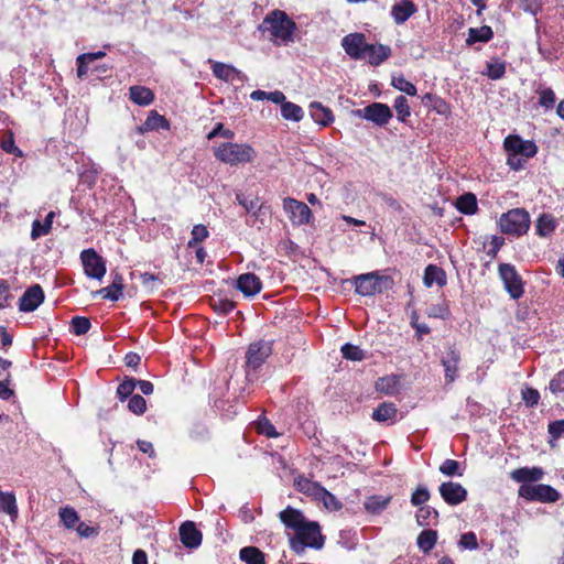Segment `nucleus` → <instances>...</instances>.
I'll return each mask as SVG.
<instances>
[{
    "mask_svg": "<svg viewBox=\"0 0 564 564\" xmlns=\"http://www.w3.org/2000/svg\"><path fill=\"white\" fill-rule=\"evenodd\" d=\"M440 471L448 477L463 476L460 463L455 459L447 458L440 465Z\"/></svg>",
    "mask_w": 564,
    "mask_h": 564,
    "instance_id": "47",
    "label": "nucleus"
},
{
    "mask_svg": "<svg viewBox=\"0 0 564 564\" xmlns=\"http://www.w3.org/2000/svg\"><path fill=\"white\" fill-rule=\"evenodd\" d=\"M281 115L285 120L300 121L303 118V110L299 105L285 101L281 106Z\"/></svg>",
    "mask_w": 564,
    "mask_h": 564,
    "instance_id": "41",
    "label": "nucleus"
},
{
    "mask_svg": "<svg viewBox=\"0 0 564 564\" xmlns=\"http://www.w3.org/2000/svg\"><path fill=\"white\" fill-rule=\"evenodd\" d=\"M431 498V492L427 487L423 485H419L411 495V503L414 507H424V503L427 502Z\"/></svg>",
    "mask_w": 564,
    "mask_h": 564,
    "instance_id": "48",
    "label": "nucleus"
},
{
    "mask_svg": "<svg viewBox=\"0 0 564 564\" xmlns=\"http://www.w3.org/2000/svg\"><path fill=\"white\" fill-rule=\"evenodd\" d=\"M283 209L289 215L290 220L293 225L302 226L311 221L312 212L310 207L292 197L283 199Z\"/></svg>",
    "mask_w": 564,
    "mask_h": 564,
    "instance_id": "12",
    "label": "nucleus"
},
{
    "mask_svg": "<svg viewBox=\"0 0 564 564\" xmlns=\"http://www.w3.org/2000/svg\"><path fill=\"white\" fill-rule=\"evenodd\" d=\"M262 25L275 39V43L286 45L294 42L297 25L284 11L275 9L269 12L264 17Z\"/></svg>",
    "mask_w": 564,
    "mask_h": 564,
    "instance_id": "2",
    "label": "nucleus"
},
{
    "mask_svg": "<svg viewBox=\"0 0 564 564\" xmlns=\"http://www.w3.org/2000/svg\"><path fill=\"white\" fill-rule=\"evenodd\" d=\"M310 116L314 120V122L318 123L322 127H328L335 120L333 111L329 108L324 107L318 101H313L310 105Z\"/></svg>",
    "mask_w": 564,
    "mask_h": 564,
    "instance_id": "24",
    "label": "nucleus"
},
{
    "mask_svg": "<svg viewBox=\"0 0 564 564\" xmlns=\"http://www.w3.org/2000/svg\"><path fill=\"white\" fill-rule=\"evenodd\" d=\"M519 496L528 501L553 503L560 499V492L550 485H521Z\"/></svg>",
    "mask_w": 564,
    "mask_h": 564,
    "instance_id": "7",
    "label": "nucleus"
},
{
    "mask_svg": "<svg viewBox=\"0 0 564 564\" xmlns=\"http://www.w3.org/2000/svg\"><path fill=\"white\" fill-rule=\"evenodd\" d=\"M530 214L524 208H512L498 219V227L503 235L519 238L530 228Z\"/></svg>",
    "mask_w": 564,
    "mask_h": 564,
    "instance_id": "5",
    "label": "nucleus"
},
{
    "mask_svg": "<svg viewBox=\"0 0 564 564\" xmlns=\"http://www.w3.org/2000/svg\"><path fill=\"white\" fill-rule=\"evenodd\" d=\"M208 63L212 66L213 75L223 82L232 83L235 80L242 79V73L232 65L217 62L210 58L208 59Z\"/></svg>",
    "mask_w": 564,
    "mask_h": 564,
    "instance_id": "18",
    "label": "nucleus"
},
{
    "mask_svg": "<svg viewBox=\"0 0 564 564\" xmlns=\"http://www.w3.org/2000/svg\"><path fill=\"white\" fill-rule=\"evenodd\" d=\"M498 273L505 289L513 300H519L524 294V283L516 267L510 263H500Z\"/></svg>",
    "mask_w": 564,
    "mask_h": 564,
    "instance_id": "6",
    "label": "nucleus"
},
{
    "mask_svg": "<svg viewBox=\"0 0 564 564\" xmlns=\"http://www.w3.org/2000/svg\"><path fill=\"white\" fill-rule=\"evenodd\" d=\"M214 155L223 163L238 165L253 162L257 152L247 143L223 142L214 148Z\"/></svg>",
    "mask_w": 564,
    "mask_h": 564,
    "instance_id": "3",
    "label": "nucleus"
},
{
    "mask_svg": "<svg viewBox=\"0 0 564 564\" xmlns=\"http://www.w3.org/2000/svg\"><path fill=\"white\" fill-rule=\"evenodd\" d=\"M549 390L554 395H564V369L555 373L550 380Z\"/></svg>",
    "mask_w": 564,
    "mask_h": 564,
    "instance_id": "53",
    "label": "nucleus"
},
{
    "mask_svg": "<svg viewBox=\"0 0 564 564\" xmlns=\"http://www.w3.org/2000/svg\"><path fill=\"white\" fill-rule=\"evenodd\" d=\"M366 55L372 66H378L391 56V48L383 44H369Z\"/></svg>",
    "mask_w": 564,
    "mask_h": 564,
    "instance_id": "27",
    "label": "nucleus"
},
{
    "mask_svg": "<svg viewBox=\"0 0 564 564\" xmlns=\"http://www.w3.org/2000/svg\"><path fill=\"white\" fill-rule=\"evenodd\" d=\"M12 295L10 293V285L7 280H0V308H6L10 305Z\"/></svg>",
    "mask_w": 564,
    "mask_h": 564,
    "instance_id": "60",
    "label": "nucleus"
},
{
    "mask_svg": "<svg viewBox=\"0 0 564 564\" xmlns=\"http://www.w3.org/2000/svg\"><path fill=\"white\" fill-rule=\"evenodd\" d=\"M58 516L63 525L68 530H74L80 520L77 511L69 506L59 508Z\"/></svg>",
    "mask_w": 564,
    "mask_h": 564,
    "instance_id": "37",
    "label": "nucleus"
},
{
    "mask_svg": "<svg viewBox=\"0 0 564 564\" xmlns=\"http://www.w3.org/2000/svg\"><path fill=\"white\" fill-rule=\"evenodd\" d=\"M218 135H221L225 139H232L235 137V132L230 129H225L221 122L217 123L215 128L207 134V139L212 140Z\"/></svg>",
    "mask_w": 564,
    "mask_h": 564,
    "instance_id": "61",
    "label": "nucleus"
},
{
    "mask_svg": "<svg viewBox=\"0 0 564 564\" xmlns=\"http://www.w3.org/2000/svg\"><path fill=\"white\" fill-rule=\"evenodd\" d=\"M272 341L259 339L249 344L246 351L245 371L248 380L257 378L259 369L272 355Z\"/></svg>",
    "mask_w": 564,
    "mask_h": 564,
    "instance_id": "4",
    "label": "nucleus"
},
{
    "mask_svg": "<svg viewBox=\"0 0 564 564\" xmlns=\"http://www.w3.org/2000/svg\"><path fill=\"white\" fill-rule=\"evenodd\" d=\"M227 384L215 387L212 394L210 400L213 401V404L218 410H225V400L224 397L227 393Z\"/></svg>",
    "mask_w": 564,
    "mask_h": 564,
    "instance_id": "54",
    "label": "nucleus"
},
{
    "mask_svg": "<svg viewBox=\"0 0 564 564\" xmlns=\"http://www.w3.org/2000/svg\"><path fill=\"white\" fill-rule=\"evenodd\" d=\"M503 245L505 238L502 236H492L489 242L487 254L492 259L496 258Z\"/></svg>",
    "mask_w": 564,
    "mask_h": 564,
    "instance_id": "63",
    "label": "nucleus"
},
{
    "mask_svg": "<svg viewBox=\"0 0 564 564\" xmlns=\"http://www.w3.org/2000/svg\"><path fill=\"white\" fill-rule=\"evenodd\" d=\"M423 282L427 288H431L434 283L443 288L447 282L446 273L442 268L435 264H429L424 270Z\"/></svg>",
    "mask_w": 564,
    "mask_h": 564,
    "instance_id": "28",
    "label": "nucleus"
},
{
    "mask_svg": "<svg viewBox=\"0 0 564 564\" xmlns=\"http://www.w3.org/2000/svg\"><path fill=\"white\" fill-rule=\"evenodd\" d=\"M557 225V220L552 214L543 213L535 221V234L539 237H549L555 231Z\"/></svg>",
    "mask_w": 564,
    "mask_h": 564,
    "instance_id": "26",
    "label": "nucleus"
},
{
    "mask_svg": "<svg viewBox=\"0 0 564 564\" xmlns=\"http://www.w3.org/2000/svg\"><path fill=\"white\" fill-rule=\"evenodd\" d=\"M236 288L246 296H253L262 289V282L254 273H243L236 280Z\"/></svg>",
    "mask_w": 564,
    "mask_h": 564,
    "instance_id": "19",
    "label": "nucleus"
},
{
    "mask_svg": "<svg viewBox=\"0 0 564 564\" xmlns=\"http://www.w3.org/2000/svg\"><path fill=\"white\" fill-rule=\"evenodd\" d=\"M154 98V93L145 86L134 85L129 88V99L138 106H149Z\"/></svg>",
    "mask_w": 564,
    "mask_h": 564,
    "instance_id": "25",
    "label": "nucleus"
},
{
    "mask_svg": "<svg viewBox=\"0 0 564 564\" xmlns=\"http://www.w3.org/2000/svg\"><path fill=\"white\" fill-rule=\"evenodd\" d=\"M398 408L393 402H382L372 412L371 419L378 423L394 424L398 420Z\"/></svg>",
    "mask_w": 564,
    "mask_h": 564,
    "instance_id": "21",
    "label": "nucleus"
},
{
    "mask_svg": "<svg viewBox=\"0 0 564 564\" xmlns=\"http://www.w3.org/2000/svg\"><path fill=\"white\" fill-rule=\"evenodd\" d=\"M522 400L528 408L538 405L540 401V392L531 387H527L521 391Z\"/></svg>",
    "mask_w": 564,
    "mask_h": 564,
    "instance_id": "55",
    "label": "nucleus"
},
{
    "mask_svg": "<svg viewBox=\"0 0 564 564\" xmlns=\"http://www.w3.org/2000/svg\"><path fill=\"white\" fill-rule=\"evenodd\" d=\"M0 148L9 154H13L19 158L23 156V152L15 145L14 134L12 131L6 132L1 140Z\"/></svg>",
    "mask_w": 564,
    "mask_h": 564,
    "instance_id": "45",
    "label": "nucleus"
},
{
    "mask_svg": "<svg viewBox=\"0 0 564 564\" xmlns=\"http://www.w3.org/2000/svg\"><path fill=\"white\" fill-rule=\"evenodd\" d=\"M80 260L83 263L84 272L88 278L101 280L106 272V261L93 248L85 249L80 252Z\"/></svg>",
    "mask_w": 564,
    "mask_h": 564,
    "instance_id": "9",
    "label": "nucleus"
},
{
    "mask_svg": "<svg viewBox=\"0 0 564 564\" xmlns=\"http://www.w3.org/2000/svg\"><path fill=\"white\" fill-rule=\"evenodd\" d=\"M494 37V31L489 25L480 28H470L468 30L467 44L471 45L476 42L487 43Z\"/></svg>",
    "mask_w": 564,
    "mask_h": 564,
    "instance_id": "35",
    "label": "nucleus"
},
{
    "mask_svg": "<svg viewBox=\"0 0 564 564\" xmlns=\"http://www.w3.org/2000/svg\"><path fill=\"white\" fill-rule=\"evenodd\" d=\"M90 64V61L85 56V54H79L77 57H76V73H77V77L83 79L87 74H88V70H89V67L88 65Z\"/></svg>",
    "mask_w": 564,
    "mask_h": 564,
    "instance_id": "62",
    "label": "nucleus"
},
{
    "mask_svg": "<svg viewBox=\"0 0 564 564\" xmlns=\"http://www.w3.org/2000/svg\"><path fill=\"white\" fill-rule=\"evenodd\" d=\"M535 93L539 95L538 105L540 107L544 108L545 110L553 109L556 101V96L552 88L539 86L535 89Z\"/></svg>",
    "mask_w": 564,
    "mask_h": 564,
    "instance_id": "38",
    "label": "nucleus"
},
{
    "mask_svg": "<svg viewBox=\"0 0 564 564\" xmlns=\"http://www.w3.org/2000/svg\"><path fill=\"white\" fill-rule=\"evenodd\" d=\"M438 491L443 500L449 506H457L467 499V490L459 482H442Z\"/></svg>",
    "mask_w": 564,
    "mask_h": 564,
    "instance_id": "16",
    "label": "nucleus"
},
{
    "mask_svg": "<svg viewBox=\"0 0 564 564\" xmlns=\"http://www.w3.org/2000/svg\"><path fill=\"white\" fill-rule=\"evenodd\" d=\"M436 541H437V532L435 530L429 529V530H423L419 534L416 544H417V547L422 552L429 553L434 549Z\"/></svg>",
    "mask_w": 564,
    "mask_h": 564,
    "instance_id": "36",
    "label": "nucleus"
},
{
    "mask_svg": "<svg viewBox=\"0 0 564 564\" xmlns=\"http://www.w3.org/2000/svg\"><path fill=\"white\" fill-rule=\"evenodd\" d=\"M462 360L460 351L455 345L448 346L445 355L441 359L444 367V380L446 384H452L459 372V364Z\"/></svg>",
    "mask_w": 564,
    "mask_h": 564,
    "instance_id": "13",
    "label": "nucleus"
},
{
    "mask_svg": "<svg viewBox=\"0 0 564 564\" xmlns=\"http://www.w3.org/2000/svg\"><path fill=\"white\" fill-rule=\"evenodd\" d=\"M341 355L345 359L351 361H361L366 358L364 350L356 345L346 343L340 348Z\"/></svg>",
    "mask_w": 564,
    "mask_h": 564,
    "instance_id": "44",
    "label": "nucleus"
},
{
    "mask_svg": "<svg viewBox=\"0 0 564 564\" xmlns=\"http://www.w3.org/2000/svg\"><path fill=\"white\" fill-rule=\"evenodd\" d=\"M459 545L464 549L475 550L478 547L477 536L474 532H466L462 534Z\"/></svg>",
    "mask_w": 564,
    "mask_h": 564,
    "instance_id": "64",
    "label": "nucleus"
},
{
    "mask_svg": "<svg viewBox=\"0 0 564 564\" xmlns=\"http://www.w3.org/2000/svg\"><path fill=\"white\" fill-rule=\"evenodd\" d=\"M392 87L395 89L409 95L415 96L417 94V89L414 84L409 82L403 75L393 76L391 80Z\"/></svg>",
    "mask_w": 564,
    "mask_h": 564,
    "instance_id": "43",
    "label": "nucleus"
},
{
    "mask_svg": "<svg viewBox=\"0 0 564 564\" xmlns=\"http://www.w3.org/2000/svg\"><path fill=\"white\" fill-rule=\"evenodd\" d=\"M170 121L156 110H151L145 121L137 128L139 134L148 131L170 130Z\"/></svg>",
    "mask_w": 564,
    "mask_h": 564,
    "instance_id": "20",
    "label": "nucleus"
},
{
    "mask_svg": "<svg viewBox=\"0 0 564 564\" xmlns=\"http://www.w3.org/2000/svg\"><path fill=\"white\" fill-rule=\"evenodd\" d=\"M212 306L218 313L228 314L236 307V303L228 299H217L213 300Z\"/></svg>",
    "mask_w": 564,
    "mask_h": 564,
    "instance_id": "58",
    "label": "nucleus"
},
{
    "mask_svg": "<svg viewBox=\"0 0 564 564\" xmlns=\"http://www.w3.org/2000/svg\"><path fill=\"white\" fill-rule=\"evenodd\" d=\"M455 207L464 215H474L478 210V203L474 193H465L456 198Z\"/></svg>",
    "mask_w": 564,
    "mask_h": 564,
    "instance_id": "33",
    "label": "nucleus"
},
{
    "mask_svg": "<svg viewBox=\"0 0 564 564\" xmlns=\"http://www.w3.org/2000/svg\"><path fill=\"white\" fill-rule=\"evenodd\" d=\"M137 388V379L127 378L117 388V394L120 401H124L127 398L133 395V391Z\"/></svg>",
    "mask_w": 564,
    "mask_h": 564,
    "instance_id": "49",
    "label": "nucleus"
},
{
    "mask_svg": "<svg viewBox=\"0 0 564 564\" xmlns=\"http://www.w3.org/2000/svg\"><path fill=\"white\" fill-rule=\"evenodd\" d=\"M356 115L376 123L379 127L386 126L393 117L390 107L382 102H372L364 109L356 110Z\"/></svg>",
    "mask_w": 564,
    "mask_h": 564,
    "instance_id": "11",
    "label": "nucleus"
},
{
    "mask_svg": "<svg viewBox=\"0 0 564 564\" xmlns=\"http://www.w3.org/2000/svg\"><path fill=\"white\" fill-rule=\"evenodd\" d=\"M400 377L395 375L378 378L375 388L378 392L386 395H394L399 392Z\"/></svg>",
    "mask_w": 564,
    "mask_h": 564,
    "instance_id": "30",
    "label": "nucleus"
},
{
    "mask_svg": "<svg viewBox=\"0 0 564 564\" xmlns=\"http://www.w3.org/2000/svg\"><path fill=\"white\" fill-rule=\"evenodd\" d=\"M128 409L135 415H142L147 411V401L140 394H133L128 401Z\"/></svg>",
    "mask_w": 564,
    "mask_h": 564,
    "instance_id": "52",
    "label": "nucleus"
},
{
    "mask_svg": "<svg viewBox=\"0 0 564 564\" xmlns=\"http://www.w3.org/2000/svg\"><path fill=\"white\" fill-rule=\"evenodd\" d=\"M240 560L247 564H267L265 554L257 546H245L239 552Z\"/></svg>",
    "mask_w": 564,
    "mask_h": 564,
    "instance_id": "34",
    "label": "nucleus"
},
{
    "mask_svg": "<svg viewBox=\"0 0 564 564\" xmlns=\"http://www.w3.org/2000/svg\"><path fill=\"white\" fill-rule=\"evenodd\" d=\"M392 496L372 495L364 502L365 510L370 514H380L390 505Z\"/></svg>",
    "mask_w": 564,
    "mask_h": 564,
    "instance_id": "29",
    "label": "nucleus"
},
{
    "mask_svg": "<svg viewBox=\"0 0 564 564\" xmlns=\"http://www.w3.org/2000/svg\"><path fill=\"white\" fill-rule=\"evenodd\" d=\"M368 45L369 43L366 42L364 33H350L341 40V46L346 54L352 59L365 58Z\"/></svg>",
    "mask_w": 564,
    "mask_h": 564,
    "instance_id": "14",
    "label": "nucleus"
},
{
    "mask_svg": "<svg viewBox=\"0 0 564 564\" xmlns=\"http://www.w3.org/2000/svg\"><path fill=\"white\" fill-rule=\"evenodd\" d=\"M507 154H518L525 159L533 158L538 153V145L532 140H523L518 134H509L503 140Z\"/></svg>",
    "mask_w": 564,
    "mask_h": 564,
    "instance_id": "10",
    "label": "nucleus"
},
{
    "mask_svg": "<svg viewBox=\"0 0 564 564\" xmlns=\"http://www.w3.org/2000/svg\"><path fill=\"white\" fill-rule=\"evenodd\" d=\"M416 11L417 8L412 0H401L400 2L392 6L391 17L397 24H403Z\"/></svg>",
    "mask_w": 564,
    "mask_h": 564,
    "instance_id": "23",
    "label": "nucleus"
},
{
    "mask_svg": "<svg viewBox=\"0 0 564 564\" xmlns=\"http://www.w3.org/2000/svg\"><path fill=\"white\" fill-rule=\"evenodd\" d=\"M388 280V276L380 275L378 272H369L355 276L352 283L357 294L361 296H372L383 291L381 284L383 281Z\"/></svg>",
    "mask_w": 564,
    "mask_h": 564,
    "instance_id": "8",
    "label": "nucleus"
},
{
    "mask_svg": "<svg viewBox=\"0 0 564 564\" xmlns=\"http://www.w3.org/2000/svg\"><path fill=\"white\" fill-rule=\"evenodd\" d=\"M180 540L187 549H196L202 544L203 534L193 521H185L180 525Z\"/></svg>",
    "mask_w": 564,
    "mask_h": 564,
    "instance_id": "17",
    "label": "nucleus"
},
{
    "mask_svg": "<svg viewBox=\"0 0 564 564\" xmlns=\"http://www.w3.org/2000/svg\"><path fill=\"white\" fill-rule=\"evenodd\" d=\"M438 518V511L431 506L420 507L415 512L417 524L424 528L430 525H437Z\"/></svg>",
    "mask_w": 564,
    "mask_h": 564,
    "instance_id": "32",
    "label": "nucleus"
},
{
    "mask_svg": "<svg viewBox=\"0 0 564 564\" xmlns=\"http://www.w3.org/2000/svg\"><path fill=\"white\" fill-rule=\"evenodd\" d=\"M74 530H76L77 534L80 538H85V539L97 536L99 534V527L98 525L90 527V525L86 524L85 522H82L80 520H79V522L77 523V525L75 527Z\"/></svg>",
    "mask_w": 564,
    "mask_h": 564,
    "instance_id": "56",
    "label": "nucleus"
},
{
    "mask_svg": "<svg viewBox=\"0 0 564 564\" xmlns=\"http://www.w3.org/2000/svg\"><path fill=\"white\" fill-rule=\"evenodd\" d=\"M45 300V294L40 284H33L28 288L22 296L19 299V311L20 312H33L35 311Z\"/></svg>",
    "mask_w": 564,
    "mask_h": 564,
    "instance_id": "15",
    "label": "nucleus"
},
{
    "mask_svg": "<svg viewBox=\"0 0 564 564\" xmlns=\"http://www.w3.org/2000/svg\"><path fill=\"white\" fill-rule=\"evenodd\" d=\"M547 432L551 436L550 443L564 436V420H556L550 422L547 425Z\"/></svg>",
    "mask_w": 564,
    "mask_h": 564,
    "instance_id": "57",
    "label": "nucleus"
},
{
    "mask_svg": "<svg viewBox=\"0 0 564 564\" xmlns=\"http://www.w3.org/2000/svg\"><path fill=\"white\" fill-rule=\"evenodd\" d=\"M279 519L286 529L294 531L289 538L290 549L301 555L310 547L321 550L325 544V536L318 522L307 520L302 511L288 506L279 513Z\"/></svg>",
    "mask_w": 564,
    "mask_h": 564,
    "instance_id": "1",
    "label": "nucleus"
},
{
    "mask_svg": "<svg viewBox=\"0 0 564 564\" xmlns=\"http://www.w3.org/2000/svg\"><path fill=\"white\" fill-rule=\"evenodd\" d=\"M0 510L8 513L12 519L18 517L17 499L12 492L0 491Z\"/></svg>",
    "mask_w": 564,
    "mask_h": 564,
    "instance_id": "39",
    "label": "nucleus"
},
{
    "mask_svg": "<svg viewBox=\"0 0 564 564\" xmlns=\"http://www.w3.org/2000/svg\"><path fill=\"white\" fill-rule=\"evenodd\" d=\"M91 323L85 316H74L69 323V330L76 336L85 335L89 332Z\"/></svg>",
    "mask_w": 564,
    "mask_h": 564,
    "instance_id": "40",
    "label": "nucleus"
},
{
    "mask_svg": "<svg viewBox=\"0 0 564 564\" xmlns=\"http://www.w3.org/2000/svg\"><path fill=\"white\" fill-rule=\"evenodd\" d=\"M55 218V212L51 210L43 221L35 219L32 223L31 239L37 240L39 238L46 236L51 232L53 220Z\"/></svg>",
    "mask_w": 564,
    "mask_h": 564,
    "instance_id": "31",
    "label": "nucleus"
},
{
    "mask_svg": "<svg viewBox=\"0 0 564 564\" xmlns=\"http://www.w3.org/2000/svg\"><path fill=\"white\" fill-rule=\"evenodd\" d=\"M393 108L397 112L398 120L405 123L411 116V108L409 106L408 99L402 95L398 96L394 99Z\"/></svg>",
    "mask_w": 564,
    "mask_h": 564,
    "instance_id": "42",
    "label": "nucleus"
},
{
    "mask_svg": "<svg viewBox=\"0 0 564 564\" xmlns=\"http://www.w3.org/2000/svg\"><path fill=\"white\" fill-rule=\"evenodd\" d=\"M544 476V471L540 467H520L511 471L510 477L522 485H531L530 482L540 481Z\"/></svg>",
    "mask_w": 564,
    "mask_h": 564,
    "instance_id": "22",
    "label": "nucleus"
},
{
    "mask_svg": "<svg viewBox=\"0 0 564 564\" xmlns=\"http://www.w3.org/2000/svg\"><path fill=\"white\" fill-rule=\"evenodd\" d=\"M257 432L267 437L278 436L274 425L265 417L257 422Z\"/></svg>",
    "mask_w": 564,
    "mask_h": 564,
    "instance_id": "59",
    "label": "nucleus"
},
{
    "mask_svg": "<svg viewBox=\"0 0 564 564\" xmlns=\"http://www.w3.org/2000/svg\"><path fill=\"white\" fill-rule=\"evenodd\" d=\"M506 74V63L505 62H499V61H496L494 63H488L487 64V72L485 73V75L492 79V80H498L500 78H502Z\"/></svg>",
    "mask_w": 564,
    "mask_h": 564,
    "instance_id": "51",
    "label": "nucleus"
},
{
    "mask_svg": "<svg viewBox=\"0 0 564 564\" xmlns=\"http://www.w3.org/2000/svg\"><path fill=\"white\" fill-rule=\"evenodd\" d=\"M318 502H322L328 511H339L343 508V502L326 488L323 490Z\"/></svg>",
    "mask_w": 564,
    "mask_h": 564,
    "instance_id": "46",
    "label": "nucleus"
},
{
    "mask_svg": "<svg viewBox=\"0 0 564 564\" xmlns=\"http://www.w3.org/2000/svg\"><path fill=\"white\" fill-rule=\"evenodd\" d=\"M192 237L187 242L188 248H195L198 246L199 242L204 241L209 232L204 225H195L191 232Z\"/></svg>",
    "mask_w": 564,
    "mask_h": 564,
    "instance_id": "50",
    "label": "nucleus"
}]
</instances>
